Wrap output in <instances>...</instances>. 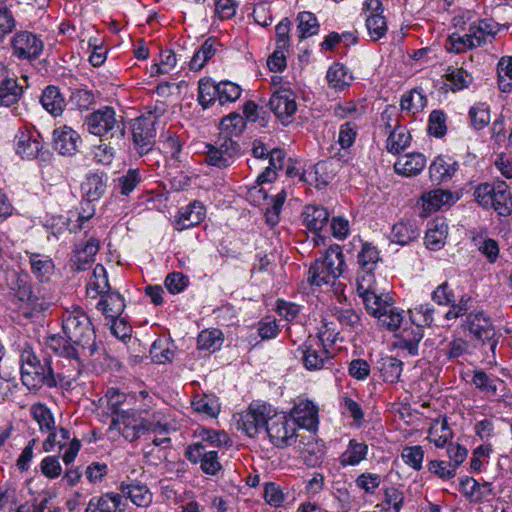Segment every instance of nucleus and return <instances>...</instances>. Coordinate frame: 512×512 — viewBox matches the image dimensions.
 <instances>
[{
    "label": "nucleus",
    "mask_w": 512,
    "mask_h": 512,
    "mask_svg": "<svg viewBox=\"0 0 512 512\" xmlns=\"http://www.w3.org/2000/svg\"><path fill=\"white\" fill-rule=\"evenodd\" d=\"M346 268L342 248L338 244L331 245L324 254L317 258L310 266L308 282L311 285L321 287L330 285L336 292H343L342 285L338 278Z\"/></svg>",
    "instance_id": "1"
},
{
    "label": "nucleus",
    "mask_w": 512,
    "mask_h": 512,
    "mask_svg": "<svg viewBox=\"0 0 512 512\" xmlns=\"http://www.w3.org/2000/svg\"><path fill=\"white\" fill-rule=\"evenodd\" d=\"M10 291L20 304L34 312L48 310L56 301L50 286L34 284L27 273H14Z\"/></svg>",
    "instance_id": "2"
},
{
    "label": "nucleus",
    "mask_w": 512,
    "mask_h": 512,
    "mask_svg": "<svg viewBox=\"0 0 512 512\" xmlns=\"http://www.w3.org/2000/svg\"><path fill=\"white\" fill-rule=\"evenodd\" d=\"M62 328L72 345L80 346L88 356L95 353V331L89 316L81 307L72 306L63 312Z\"/></svg>",
    "instance_id": "3"
},
{
    "label": "nucleus",
    "mask_w": 512,
    "mask_h": 512,
    "mask_svg": "<svg viewBox=\"0 0 512 512\" xmlns=\"http://www.w3.org/2000/svg\"><path fill=\"white\" fill-rule=\"evenodd\" d=\"M46 345L62 358V360L57 361L59 369L55 372L56 382L59 380L66 385H71L72 382L78 379L83 369L80 352L72 343L59 335L50 336Z\"/></svg>",
    "instance_id": "4"
},
{
    "label": "nucleus",
    "mask_w": 512,
    "mask_h": 512,
    "mask_svg": "<svg viewBox=\"0 0 512 512\" xmlns=\"http://www.w3.org/2000/svg\"><path fill=\"white\" fill-rule=\"evenodd\" d=\"M86 130L101 141L120 142L125 136V124L113 107L104 106L89 113L84 120Z\"/></svg>",
    "instance_id": "5"
},
{
    "label": "nucleus",
    "mask_w": 512,
    "mask_h": 512,
    "mask_svg": "<svg viewBox=\"0 0 512 512\" xmlns=\"http://www.w3.org/2000/svg\"><path fill=\"white\" fill-rule=\"evenodd\" d=\"M366 311L377 319L380 328L395 331L403 322V310L393 305V300L388 294H383L380 289L360 296Z\"/></svg>",
    "instance_id": "6"
},
{
    "label": "nucleus",
    "mask_w": 512,
    "mask_h": 512,
    "mask_svg": "<svg viewBox=\"0 0 512 512\" xmlns=\"http://www.w3.org/2000/svg\"><path fill=\"white\" fill-rule=\"evenodd\" d=\"M475 200L484 208H494L500 216L512 213V193L504 181L480 184L474 191Z\"/></svg>",
    "instance_id": "7"
},
{
    "label": "nucleus",
    "mask_w": 512,
    "mask_h": 512,
    "mask_svg": "<svg viewBox=\"0 0 512 512\" xmlns=\"http://www.w3.org/2000/svg\"><path fill=\"white\" fill-rule=\"evenodd\" d=\"M297 352L302 365L308 371L328 370L333 367L334 355L326 348L321 336H309Z\"/></svg>",
    "instance_id": "8"
},
{
    "label": "nucleus",
    "mask_w": 512,
    "mask_h": 512,
    "mask_svg": "<svg viewBox=\"0 0 512 512\" xmlns=\"http://www.w3.org/2000/svg\"><path fill=\"white\" fill-rule=\"evenodd\" d=\"M380 261L378 249L371 243H364L357 255V292L359 296L378 290L374 271Z\"/></svg>",
    "instance_id": "9"
},
{
    "label": "nucleus",
    "mask_w": 512,
    "mask_h": 512,
    "mask_svg": "<svg viewBox=\"0 0 512 512\" xmlns=\"http://www.w3.org/2000/svg\"><path fill=\"white\" fill-rule=\"evenodd\" d=\"M132 141L136 153L146 156L154 151L157 125L154 117L141 115L132 123Z\"/></svg>",
    "instance_id": "10"
},
{
    "label": "nucleus",
    "mask_w": 512,
    "mask_h": 512,
    "mask_svg": "<svg viewBox=\"0 0 512 512\" xmlns=\"http://www.w3.org/2000/svg\"><path fill=\"white\" fill-rule=\"evenodd\" d=\"M296 423L283 413H275L266 420V433L271 443L279 448L296 442Z\"/></svg>",
    "instance_id": "11"
},
{
    "label": "nucleus",
    "mask_w": 512,
    "mask_h": 512,
    "mask_svg": "<svg viewBox=\"0 0 512 512\" xmlns=\"http://www.w3.org/2000/svg\"><path fill=\"white\" fill-rule=\"evenodd\" d=\"M64 451L62 459L66 465L72 463L80 448L81 442L76 437H71L70 431L66 428L61 427L58 430L49 431V435L43 442V449L45 452H51L55 449Z\"/></svg>",
    "instance_id": "12"
},
{
    "label": "nucleus",
    "mask_w": 512,
    "mask_h": 512,
    "mask_svg": "<svg viewBox=\"0 0 512 512\" xmlns=\"http://www.w3.org/2000/svg\"><path fill=\"white\" fill-rule=\"evenodd\" d=\"M13 144L15 153L26 160L36 159L44 149L40 133L29 126L18 128L14 136Z\"/></svg>",
    "instance_id": "13"
},
{
    "label": "nucleus",
    "mask_w": 512,
    "mask_h": 512,
    "mask_svg": "<svg viewBox=\"0 0 512 512\" xmlns=\"http://www.w3.org/2000/svg\"><path fill=\"white\" fill-rule=\"evenodd\" d=\"M110 429L117 430L126 440L133 442L144 436L146 432L154 431V426L134 414L122 411L121 414L113 417Z\"/></svg>",
    "instance_id": "14"
},
{
    "label": "nucleus",
    "mask_w": 512,
    "mask_h": 512,
    "mask_svg": "<svg viewBox=\"0 0 512 512\" xmlns=\"http://www.w3.org/2000/svg\"><path fill=\"white\" fill-rule=\"evenodd\" d=\"M270 407L260 404H251L249 408L239 415L237 429L243 431L249 437H254L260 429L266 428Z\"/></svg>",
    "instance_id": "15"
},
{
    "label": "nucleus",
    "mask_w": 512,
    "mask_h": 512,
    "mask_svg": "<svg viewBox=\"0 0 512 512\" xmlns=\"http://www.w3.org/2000/svg\"><path fill=\"white\" fill-rule=\"evenodd\" d=\"M185 456L190 462L199 463L202 472L207 475H216L222 469L218 452L208 450L207 445L203 442L190 445L185 452Z\"/></svg>",
    "instance_id": "16"
},
{
    "label": "nucleus",
    "mask_w": 512,
    "mask_h": 512,
    "mask_svg": "<svg viewBox=\"0 0 512 512\" xmlns=\"http://www.w3.org/2000/svg\"><path fill=\"white\" fill-rule=\"evenodd\" d=\"M268 105L282 124L287 125L293 121L297 111L294 93L287 88L276 90L270 97Z\"/></svg>",
    "instance_id": "17"
},
{
    "label": "nucleus",
    "mask_w": 512,
    "mask_h": 512,
    "mask_svg": "<svg viewBox=\"0 0 512 512\" xmlns=\"http://www.w3.org/2000/svg\"><path fill=\"white\" fill-rule=\"evenodd\" d=\"M14 54L21 59H35L37 58L44 47L43 41L35 34L22 31L17 33L12 41Z\"/></svg>",
    "instance_id": "18"
},
{
    "label": "nucleus",
    "mask_w": 512,
    "mask_h": 512,
    "mask_svg": "<svg viewBox=\"0 0 512 512\" xmlns=\"http://www.w3.org/2000/svg\"><path fill=\"white\" fill-rule=\"evenodd\" d=\"M52 136L54 149L63 156L74 155L81 144L78 132L66 125L54 129Z\"/></svg>",
    "instance_id": "19"
},
{
    "label": "nucleus",
    "mask_w": 512,
    "mask_h": 512,
    "mask_svg": "<svg viewBox=\"0 0 512 512\" xmlns=\"http://www.w3.org/2000/svg\"><path fill=\"white\" fill-rule=\"evenodd\" d=\"M296 425L307 430H316L318 426V407L310 400H300L291 411Z\"/></svg>",
    "instance_id": "20"
},
{
    "label": "nucleus",
    "mask_w": 512,
    "mask_h": 512,
    "mask_svg": "<svg viewBox=\"0 0 512 512\" xmlns=\"http://www.w3.org/2000/svg\"><path fill=\"white\" fill-rule=\"evenodd\" d=\"M467 327L471 334L482 342H489L491 348L496 346V341L493 340L495 331L490 320L480 312L470 313L467 317Z\"/></svg>",
    "instance_id": "21"
},
{
    "label": "nucleus",
    "mask_w": 512,
    "mask_h": 512,
    "mask_svg": "<svg viewBox=\"0 0 512 512\" xmlns=\"http://www.w3.org/2000/svg\"><path fill=\"white\" fill-rule=\"evenodd\" d=\"M84 512H125V503L120 494L105 493L92 497Z\"/></svg>",
    "instance_id": "22"
},
{
    "label": "nucleus",
    "mask_w": 512,
    "mask_h": 512,
    "mask_svg": "<svg viewBox=\"0 0 512 512\" xmlns=\"http://www.w3.org/2000/svg\"><path fill=\"white\" fill-rule=\"evenodd\" d=\"M205 214V206L199 201H193L179 211L175 220L176 229L182 231L200 224L204 220Z\"/></svg>",
    "instance_id": "23"
},
{
    "label": "nucleus",
    "mask_w": 512,
    "mask_h": 512,
    "mask_svg": "<svg viewBox=\"0 0 512 512\" xmlns=\"http://www.w3.org/2000/svg\"><path fill=\"white\" fill-rule=\"evenodd\" d=\"M29 257V264L32 274L39 283H48L54 274L55 265L50 256L26 252Z\"/></svg>",
    "instance_id": "24"
},
{
    "label": "nucleus",
    "mask_w": 512,
    "mask_h": 512,
    "mask_svg": "<svg viewBox=\"0 0 512 512\" xmlns=\"http://www.w3.org/2000/svg\"><path fill=\"white\" fill-rule=\"evenodd\" d=\"M22 383L29 390H37L43 385L56 386V376L52 366H48V372H34V368L21 370Z\"/></svg>",
    "instance_id": "25"
},
{
    "label": "nucleus",
    "mask_w": 512,
    "mask_h": 512,
    "mask_svg": "<svg viewBox=\"0 0 512 512\" xmlns=\"http://www.w3.org/2000/svg\"><path fill=\"white\" fill-rule=\"evenodd\" d=\"M424 334L421 327L412 323L410 327H405L397 336L395 346L398 349L406 350L409 355L418 354L419 343Z\"/></svg>",
    "instance_id": "26"
},
{
    "label": "nucleus",
    "mask_w": 512,
    "mask_h": 512,
    "mask_svg": "<svg viewBox=\"0 0 512 512\" xmlns=\"http://www.w3.org/2000/svg\"><path fill=\"white\" fill-rule=\"evenodd\" d=\"M426 166V158L421 153H411L400 157L394 164L397 174L412 177L418 175Z\"/></svg>",
    "instance_id": "27"
},
{
    "label": "nucleus",
    "mask_w": 512,
    "mask_h": 512,
    "mask_svg": "<svg viewBox=\"0 0 512 512\" xmlns=\"http://www.w3.org/2000/svg\"><path fill=\"white\" fill-rule=\"evenodd\" d=\"M120 491L138 507H147L152 502V493L149 488L140 482H121Z\"/></svg>",
    "instance_id": "28"
},
{
    "label": "nucleus",
    "mask_w": 512,
    "mask_h": 512,
    "mask_svg": "<svg viewBox=\"0 0 512 512\" xmlns=\"http://www.w3.org/2000/svg\"><path fill=\"white\" fill-rule=\"evenodd\" d=\"M302 216L305 227L314 233L321 231L329 220L327 209L318 205H307Z\"/></svg>",
    "instance_id": "29"
},
{
    "label": "nucleus",
    "mask_w": 512,
    "mask_h": 512,
    "mask_svg": "<svg viewBox=\"0 0 512 512\" xmlns=\"http://www.w3.org/2000/svg\"><path fill=\"white\" fill-rule=\"evenodd\" d=\"M420 236V229L412 220H400L391 230V241L399 245H407Z\"/></svg>",
    "instance_id": "30"
},
{
    "label": "nucleus",
    "mask_w": 512,
    "mask_h": 512,
    "mask_svg": "<svg viewBox=\"0 0 512 512\" xmlns=\"http://www.w3.org/2000/svg\"><path fill=\"white\" fill-rule=\"evenodd\" d=\"M461 492L464 496L474 503L482 502L492 493L490 483H479L474 478L466 477L460 482Z\"/></svg>",
    "instance_id": "31"
},
{
    "label": "nucleus",
    "mask_w": 512,
    "mask_h": 512,
    "mask_svg": "<svg viewBox=\"0 0 512 512\" xmlns=\"http://www.w3.org/2000/svg\"><path fill=\"white\" fill-rule=\"evenodd\" d=\"M42 107L51 115L57 117L61 115L66 106L65 99L58 87L47 86L40 97Z\"/></svg>",
    "instance_id": "32"
},
{
    "label": "nucleus",
    "mask_w": 512,
    "mask_h": 512,
    "mask_svg": "<svg viewBox=\"0 0 512 512\" xmlns=\"http://www.w3.org/2000/svg\"><path fill=\"white\" fill-rule=\"evenodd\" d=\"M458 169V164L443 156L437 157L429 167V176L432 182L441 183L450 180Z\"/></svg>",
    "instance_id": "33"
},
{
    "label": "nucleus",
    "mask_w": 512,
    "mask_h": 512,
    "mask_svg": "<svg viewBox=\"0 0 512 512\" xmlns=\"http://www.w3.org/2000/svg\"><path fill=\"white\" fill-rule=\"evenodd\" d=\"M448 235V225L443 219H435L428 225V230L425 235L426 247L430 250H440Z\"/></svg>",
    "instance_id": "34"
},
{
    "label": "nucleus",
    "mask_w": 512,
    "mask_h": 512,
    "mask_svg": "<svg viewBox=\"0 0 512 512\" xmlns=\"http://www.w3.org/2000/svg\"><path fill=\"white\" fill-rule=\"evenodd\" d=\"M497 86L503 99L512 91V56L502 57L497 64Z\"/></svg>",
    "instance_id": "35"
},
{
    "label": "nucleus",
    "mask_w": 512,
    "mask_h": 512,
    "mask_svg": "<svg viewBox=\"0 0 512 512\" xmlns=\"http://www.w3.org/2000/svg\"><path fill=\"white\" fill-rule=\"evenodd\" d=\"M109 289L110 286L106 269L103 265L97 264L87 283V295L94 299L97 296H102L110 292Z\"/></svg>",
    "instance_id": "36"
},
{
    "label": "nucleus",
    "mask_w": 512,
    "mask_h": 512,
    "mask_svg": "<svg viewBox=\"0 0 512 512\" xmlns=\"http://www.w3.org/2000/svg\"><path fill=\"white\" fill-rule=\"evenodd\" d=\"M367 454L368 445L365 442H359L355 439H351L346 450L340 455L339 463L343 467L356 466L366 459Z\"/></svg>",
    "instance_id": "37"
},
{
    "label": "nucleus",
    "mask_w": 512,
    "mask_h": 512,
    "mask_svg": "<svg viewBox=\"0 0 512 512\" xmlns=\"http://www.w3.org/2000/svg\"><path fill=\"white\" fill-rule=\"evenodd\" d=\"M97 308L107 318H116L124 311V299L119 292H108L101 296V299L97 304Z\"/></svg>",
    "instance_id": "38"
},
{
    "label": "nucleus",
    "mask_w": 512,
    "mask_h": 512,
    "mask_svg": "<svg viewBox=\"0 0 512 512\" xmlns=\"http://www.w3.org/2000/svg\"><path fill=\"white\" fill-rule=\"evenodd\" d=\"M326 79L331 88L342 91L351 85L353 76L343 64L334 63L329 67Z\"/></svg>",
    "instance_id": "39"
},
{
    "label": "nucleus",
    "mask_w": 512,
    "mask_h": 512,
    "mask_svg": "<svg viewBox=\"0 0 512 512\" xmlns=\"http://www.w3.org/2000/svg\"><path fill=\"white\" fill-rule=\"evenodd\" d=\"M472 383L485 396H497V391L503 385V381L492 375H488L483 370L473 372Z\"/></svg>",
    "instance_id": "40"
},
{
    "label": "nucleus",
    "mask_w": 512,
    "mask_h": 512,
    "mask_svg": "<svg viewBox=\"0 0 512 512\" xmlns=\"http://www.w3.org/2000/svg\"><path fill=\"white\" fill-rule=\"evenodd\" d=\"M378 369L384 382L394 384L400 380L403 362L395 357L386 356L378 362Z\"/></svg>",
    "instance_id": "41"
},
{
    "label": "nucleus",
    "mask_w": 512,
    "mask_h": 512,
    "mask_svg": "<svg viewBox=\"0 0 512 512\" xmlns=\"http://www.w3.org/2000/svg\"><path fill=\"white\" fill-rule=\"evenodd\" d=\"M444 77L454 92L468 88L473 82L472 75L462 67L449 66Z\"/></svg>",
    "instance_id": "42"
},
{
    "label": "nucleus",
    "mask_w": 512,
    "mask_h": 512,
    "mask_svg": "<svg viewBox=\"0 0 512 512\" xmlns=\"http://www.w3.org/2000/svg\"><path fill=\"white\" fill-rule=\"evenodd\" d=\"M410 142V132L405 127L397 125L387 138L386 148L392 154H399L410 145Z\"/></svg>",
    "instance_id": "43"
},
{
    "label": "nucleus",
    "mask_w": 512,
    "mask_h": 512,
    "mask_svg": "<svg viewBox=\"0 0 512 512\" xmlns=\"http://www.w3.org/2000/svg\"><path fill=\"white\" fill-rule=\"evenodd\" d=\"M452 194L442 189H435L421 196L422 208L426 213L435 212L443 205L449 203Z\"/></svg>",
    "instance_id": "44"
},
{
    "label": "nucleus",
    "mask_w": 512,
    "mask_h": 512,
    "mask_svg": "<svg viewBox=\"0 0 512 512\" xmlns=\"http://www.w3.org/2000/svg\"><path fill=\"white\" fill-rule=\"evenodd\" d=\"M192 407L197 413H201L210 418H216L220 413V403L214 395H196L192 401Z\"/></svg>",
    "instance_id": "45"
},
{
    "label": "nucleus",
    "mask_w": 512,
    "mask_h": 512,
    "mask_svg": "<svg viewBox=\"0 0 512 512\" xmlns=\"http://www.w3.org/2000/svg\"><path fill=\"white\" fill-rule=\"evenodd\" d=\"M452 438V430L446 419L434 420L428 431V439L436 447L443 448Z\"/></svg>",
    "instance_id": "46"
},
{
    "label": "nucleus",
    "mask_w": 512,
    "mask_h": 512,
    "mask_svg": "<svg viewBox=\"0 0 512 512\" xmlns=\"http://www.w3.org/2000/svg\"><path fill=\"white\" fill-rule=\"evenodd\" d=\"M245 118L239 113L233 112L222 118L220 123V135L229 137L240 136L245 130Z\"/></svg>",
    "instance_id": "47"
},
{
    "label": "nucleus",
    "mask_w": 512,
    "mask_h": 512,
    "mask_svg": "<svg viewBox=\"0 0 512 512\" xmlns=\"http://www.w3.org/2000/svg\"><path fill=\"white\" fill-rule=\"evenodd\" d=\"M98 250L99 241L95 238L89 239L82 248L76 250L73 261L74 264L77 265V269H86L85 266L94 261V257L96 256Z\"/></svg>",
    "instance_id": "48"
},
{
    "label": "nucleus",
    "mask_w": 512,
    "mask_h": 512,
    "mask_svg": "<svg viewBox=\"0 0 512 512\" xmlns=\"http://www.w3.org/2000/svg\"><path fill=\"white\" fill-rule=\"evenodd\" d=\"M427 105L426 96L419 90H411L405 93L400 102L401 109L412 114L422 111Z\"/></svg>",
    "instance_id": "49"
},
{
    "label": "nucleus",
    "mask_w": 512,
    "mask_h": 512,
    "mask_svg": "<svg viewBox=\"0 0 512 512\" xmlns=\"http://www.w3.org/2000/svg\"><path fill=\"white\" fill-rule=\"evenodd\" d=\"M403 503V493L395 487H390L385 490L383 500L377 507L380 512H400Z\"/></svg>",
    "instance_id": "50"
},
{
    "label": "nucleus",
    "mask_w": 512,
    "mask_h": 512,
    "mask_svg": "<svg viewBox=\"0 0 512 512\" xmlns=\"http://www.w3.org/2000/svg\"><path fill=\"white\" fill-rule=\"evenodd\" d=\"M106 184L102 176L98 174H89L82 184V191L87 199L92 202L98 200L105 192Z\"/></svg>",
    "instance_id": "51"
},
{
    "label": "nucleus",
    "mask_w": 512,
    "mask_h": 512,
    "mask_svg": "<svg viewBox=\"0 0 512 512\" xmlns=\"http://www.w3.org/2000/svg\"><path fill=\"white\" fill-rule=\"evenodd\" d=\"M218 100V89L211 79L204 78L198 84V102L204 108L210 107Z\"/></svg>",
    "instance_id": "52"
},
{
    "label": "nucleus",
    "mask_w": 512,
    "mask_h": 512,
    "mask_svg": "<svg viewBox=\"0 0 512 512\" xmlns=\"http://www.w3.org/2000/svg\"><path fill=\"white\" fill-rule=\"evenodd\" d=\"M297 21V32L300 39L311 37L318 33L319 24L313 13L307 11L300 12Z\"/></svg>",
    "instance_id": "53"
},
{
    "label": "nucleus",
    "mask_w": 512,
    "mask_h": 512,
    "mask_svg": "<svg viewBox=\"0 0 512 512\" xmlns=\"http://www.w3.org/2000/svg\"><path fill=\"white\" fill-rule=\"evenodd\" d=\"M22 94V88L16 79L9 78L0 84V105L9 107L18 102Z\"/></svg>",
    "instance_id": "54"
},
{
    "label": "nucleus",
    "mask_w": 512,
    "mask_h": 512,
    "mask_svg": "<svg viewBox=\"0 0 512 512\" xmlns=\"http://www.w3.org/2000/svg\"><path fill=\"white\" fill-rule=\"evenodd\" d=\"M223 343V334L218 329H206L200 332L197 338V347L200 350L216 351Z\"/></svg>",
    "instance_id": "55"
},
{
    "label": "nucleus",
    "mask_w": 512,
    "mask_h": 512,
    "mask_svg": "<svg viewBox=\"0 0 512 512\" xmlns=\"http://www.w3.org/2000/svg\"><path fill=\"white\" fill-rule=\"evenodd\" d=\"M284 152L280 149H273L269 152V165L265 168V171L258 176L260 183L271 182L275 175L276 170L281 169L284 161Z\"/></svg>",
    "instance_id": "56"
},
{
    "label": "nucleus",
    "mask_w": 512,
    "mask_h": 512,
    "mask_svg": "<svg viewBox=\"0 0 512 512\" xmlns=\"http://www.w3.org/2000/svg\"><path fill=\"white\" fill-rule=\"evenodd\" d=\"M445 48L456 54L464 53L475 48L473 40H470L465 32L452 33L445 42Z\"/></svg>",
    "instance_id": "57"
},
{
    "label": "nucleus",
    "mask_w": 512,
    "mask_h": 512,
    "mask_svg": "<svg viewBox=\"0 0 512 512\" xmlns=\"http://www.w3.org/2000/svg\"><path fill=\"white\" fill-rule=\"evenodd\" d=\"M434 307L429 304H420L409 310L411 322L419 327L430 326L433 322Z\"/></svg>",
    "instance_id": "58"
},
{
    "label": "nucleus",
    "mask_w": 512,
    "mask_h": 512,
    "mask_svg": "<svg viewBox=\"0 0 512 512\" xmlns=\"http://www.w3.org/2000/svg\"><path fill=\"white\" fill-rule=\"evenodd\" d=\"M472 126L481 130L490 123V107L486 103H477L469 110Z\"/></svg>",
    "instance_id": "59"
},
{
    "label": "nucleus",
    "mask_w": 512,
    "mask_h": 512,
    "mask_svg": "<svg viewBox=\"0 0 512 512\" xmlns=\"http://www.w3.org/2000/svg\"><path fill=\"white\" fill-rule=\"evenodd\" d=\"M33 418L38 423L41 431H51L54 429V418L51 411L43 404H35L31 408Z\"/></svg>",
    "instance_id": "60"
},
{
    "label": "nucleus",
    "mask_w": 512,
    "mask_h": 512,
    "mask_svg": "<svg viewBox=\"0 0 512 512\" xmlns=\"http://www.w3.org/2000/svg\"><path fill=\"white\" fill-rule=\"evenodd\" d=\"M217 89L218 101L221 105L227 102H235L242 93L240 86L230 81H221L217 84Z\"/></svg>",
    "instance_id": "61"
},
{
    "label": "nucleus",
    "mask_w": 512,
    "mask_h": 512,
    "mask_svg": "<svg viewBox=\"0 0 512 512\" xmlns=\"http://www.w3.org/2000/svg\"><path fill=\"white\" fill-rule=\"evenodd\" d=\"M365 24L368 34L373 41H377L386 35L388 27L384 16H367Z\"/></svg>",
    "instance_id": "62"
},
{
    "label": "nucleus",
    "mask_w": 512,
    "mask_h": 512,
    "mask_svg": "<svg viewBox=\"0 0 512 512\" xmlns=\"http://www.w3.org/2000/svg\"><path fill=\"white\" fill-rule=\"evenodd\" d=\"M475 25V33L477 36L476 44H478V47L485 44L487 41H489L491 38H493L494 34L496 33V24L489 19H477L474 20Z\"/></svg>",
    "instance_id": "63"
},
{
    "label": "nucleus",
    "mask_w": 512,
    "mask_h": 512,
    "mask_svg": "<svg viewBox=\"0 0 512 512\" xmlns=\"http://www.w3.org/2000/svg\"><path fill=\"white\" fill-rule=\"evenodd\" d=\"M140 181V171L138 169H129L126 174L117 179V188L122 195L128 196Z\"/></svg>",
    "instance_id": "64"
}]
</instances>
